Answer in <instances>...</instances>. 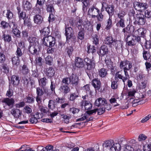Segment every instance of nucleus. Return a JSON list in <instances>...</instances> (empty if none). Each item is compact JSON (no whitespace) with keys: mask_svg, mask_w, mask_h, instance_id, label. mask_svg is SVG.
Here are the masks:
<instances>
[{"mask_svg":"<svg viewBox=\"0 0 151 151\" xmlns=\"http://www.w3.org/2000/svg\"><path fill=\"white\" fill-rule=\"evenodd\" d=\"M69 83L68 81V78H63L58 91L61 93L66 94L69 93L70 91V87L68 86Z\"/></svg>","mask_w":151,"mask_h":151,"instance_id":"nucleus-1","label":"nucleus"},{"mask_svg":"<svg viewBox=\"0 0 151 151\" xmlns=\"http://www.w3.org/2000/svg\"><path fill=\"white\" fill-rule=\"evenodd\" d=\"M134 26L132 25H128L125 27L122 30L124 35V38L125 41L128 45V42L129 41V38L131 36V32L134 33Z\"/></svg>","mask_w":151,"mask_h":151,"instance_id":"nucleus-2","label":"nucleus"},{"mask_svg":"<svg viewBox=\"0 0 151 151\" xmlns=\"http://www.w3.org/2000/svg\"><path fill=\"white\" fill-rule=\"evenodd\" d=\"M47 90L46 88H42L40 87L37 88L36 94L37 96L36 100L39 105L41 104L42 102L41 96L44 94V93H47Z\"/></svg>","mask_w":151,"mask_h":151,"instance_id":"nucleus-3","label":"nucleus"},{"mask_svg":"<svg viewBox=\"0 0 151 151\" xmlns=\"http://www.w3.org/2000/svg\"><path fill=\"white\" fill-rule=\"evenodd\" d=\"M134 6L136 10L142 12L148 8V5L146 3L135 1L134 3Z\"/></svg>","mask_w":151,"mask_h":151,"instance_id":"nucleus-4","label":"nucleus"},{"mask_svg":"<svg viewBox=\"0 0 151 151\" xmlns=\"http://www.w3.org/2000/svg\"><path fill=\"white\" fill-rule=\"evenodd\" d=\"M44 44L49 47H53L55 43V39L51 36L45 37L43 38Z\"/></svg>","mask_w":151,"mask_h":151,"instance_id":"nucleus-5","label":"nucleus"},{"mask_svg":"<svg viewBox=\"0 0 151 151\" xmlns=\"http://www.w3.org/2000/svg\"><path fill=\"white\" fill-rule=\"evenodd\" d=\"M135 21L134 22L135 24L139 25H143L145 22V19L144 15L142 13L137 14L136 15Z\"/></svg>","mask_w":151,"mask_h":151,"instance_id":"nucleus-6","label":"nucleus"},{"mask_svg":"<svg viewBox=\"0 0 151 151\" xmlns=\"http://www.w3.org/2000/svg\"><path fill=\"white\" fill-rule=\"evenodd\" d=\"M141 41V40L140 36L138 35L136 36L134 35H133L131 40H129L128 42V45L129 46H134L137 43H138L142 45L143 43Z\"/></svg>","mask_w":151,"mask_h":151,"instance_id":"nucleus-7","label":"nucleus"},{"mask_svg":"<svg viewBox=\"0 0 151 151\" xmlns=\"http://www.w3.org/2000/svg\"><path fill=\"white\" fill-rule=\"evenodd\" d=\"M9 27L12 29V32L16 37H19L20 36V31L17 29V25L15 22H12L9 24Z\"/></svg>","mask_w":151,"mask_h":151,"instance_id":"nucleus-8","label":"nucleus"},{"mask_svg":"<svg viewBox=\"0 0 151 151\" xmlns=\"http://www.w3.org/2000/svg\"><path fill=\"white\" fill-rule=\"evenodd\" d=\"M64 78H68L69 84L70 83L73 85L77 86L79 82L78 78L76 74L72 73L69 77H65Z\"/></svg>","mask_w":151,"mask_h":151,"instance_id":"nucleus-9","label":"nucleus"},{"mask_svg":"<svg viewBox=\"0 0 151 151\" xmlns=\"http://www.w3.org/2000/svg\"><path fill=\"white\" fill-rule=\"evenodd\" d=\"M65 35L66 36V41L70 40L72 37L73 34V29L69 26V24H65Z\"/></svg>","mask_w":151,"mask_h":151,"instance_id":"nucleus-10","label":"nucleus"},{"mask_svg":"<svg viewBox=\"0 0 151 151\" xmlns=\"http://www.w3.org/2000/svg\"><path fill=\"white\" fill-rule=\"evenodd\" d=\"M100 11L99 9L96 7L92 6L88 9V14L91 16L92 18H94L93 16H96Z\"/></svg>","mask_w":151,"mask_h":151,"instance_id":"nucleus-11","label":"nucleus"},{"mask_svg":"<svg viewBox=\"0 0 151 151\" xmlns=\"http://www.w3.org/2000/svg\"><path fill=\"white\" fill-rule=\"evenodd\" d=\"M2 102L8 106L9 108L11 109L13 107L15 101L14 99L13 98H6L2 100Z\"/></svg>","mask_w":151,"mask_h":151,"instance_id":"nucleus-12","label":"nucleus"},{"mask_svg":"<svg viewBox=\"0 0 151 151\" xmlns=\"http://www.w3.org/2000/svg\"><path fill=\"white\" fill-rule=\"evenodd\" d=\"M107 100L105 98H99L96 100L94 104L98 107H104L105 105L107 104Z\"/></svg>","mask_w":151,"mask_h":151,"instance_id":"nucleus-13","label":"nucleus"},{"mask_svg":"<svg viewBox=\"0 0 151 151\" xmlns=\"http://www.w3.org/2000/svg\"><path fill=\"white\" fill-rule=\"evenodd\" d=\"M11 114L15 118H19L22 115V111L19 109L17 108H13L11 111Z\"/></svg>","mask_w":151,"mask_h":151,"instance_id":"nucleus-14","label":"nucleus"},{"mask_svg":"<svg viewBox=\"0 0 151 151\" xmlns=\"http://www.w3.org/2000/svg\"><path fill=\"white\" fill-rule=\"evenodd\" d=\"M108 52L107 47L105 45H103L100 47L99 51L97 53L99 55L104 56L107 54Z\"/></svg>","mask_w":151,"mask_h":151,"instance_id":"nucleus-15","label":"nucleus"},{"mask_svg":"<svg viewBox=\"0 0 151 151\" xmlns=\"http://www.w3.org/2000/svg\"><path fill=\"white\" fill-rule=\"evenodd\" d=\"M147 30L146 29L142 28H140L137 30L134 31V34L138 36L141 35V37H144L146 33Z\"/></svg>","mask_w":151,"mask_h":151,"instance_id":"nucleus-16","label":"nucleus"},{"mask_svg":"<svg viewBox=\"0 0 151 151\" xmlns=\"http://www.w3.org/2000/svg\"><path fill=\"white\" fill-rule=\"evenodd\" d=\"M81 106H84L86 110H91L92 107V105L91 103H90L89 101H83L81 102Z\"/></svg>","mask_w":151,"mask_h":151,"instance_id":"nucleus-17","label":"nucleus"},{"mask_svg":"<svg viewBox=\"0 0 151 151\" xmlns=\"http://www.w3.org/2000/svg\"><path fill=\"white\" fill-rule=\"evenodd\" d=\"M123 42L119 40H114V42L113 45L115 46L116 50H120L122 49Z\"/></svg>","mask_w":151,"mask_h":151,"instance_id":"nucleus-18","label":"nucleus"},{"mask_svg":"<svg viewBox=\"0 0 151 151\" xmlns=\"http://www.w3.org/2000/svg\"><path fill=\"white\" fill-rule=\"evenodd\" d=\"M92 85L96 91L98 90L100 88L101 83L100 80L98 79L95 78L93 80Z\"/></svg>","mask_w":151,"mask_h":151,"instance_id":"nucleus-19","label":"nucleus"},{"mask_svg":"<svg viewBox=\"0 0 151 151\" xmlns=\"http://www.w3.org/2000/svg\"><path fill=\"white\" fill-rule=\"evenodd\" d=\"M105 9L109 17H112L114 13V6L113 5H108Z\"/></svg>","mask_w":151,"mask_h":151,"instance_id":"nucleus-20","label":"nucleus"},{"mask_svg":"<svg viewBox=\"0 0 151 151\" xmlns=\"http://www.w3.org/2000/svg\"><path fill=\"white\" fill-rule=\"evenodd\" d=\"M46 75L50 77H52L55 74V72L52 67H49L45 70Z\"/></svg>","mask_w":151,"mask_h":151,"instance_id":"nucleus-21","label":"nucleus"},{"mask_svg":"<svg viewBox=\"0 0 151 151\" xmlns=\"http://www.w3.org/2000/svg\"><path fill=\"white\" fill-rule=\"evenodd\" d=\"M23 7L24 10L29 11L32 9V5L30 2L26 1L23 2Z\"/></svg>","mask_w":151,"mask_h":151,"instance_id":"nucleus-22","label":"nucleus"},{"mask_svg":"<svg viewBox=\"0 0 151 151\" xmlns=\"http://www.w3.org/2000/svg\"><path fill=\"white\" fill-rule=\"evenodd\" d=\"M109 149L110 151H119L121 149V145L119 143H115Z\"/></svg>","mask_w":151,"mask_h":151,"instance_id":"nucleus-23","label":"nucleus"},{"mask_svg":"<svg viewBox=\"0 0 151 151\" xmlns=\"http://www.w3.org/2000/svg\"><path fill=\"white\" fill-rule=\"evenodd\" d=\"M114 143V141L112 139L105 141L103 144V148H108L109 149Z\"/></svg>","mask_w":151,"mask_h":151,"instance_id":"nucleus-24","label":"nucleus"},{"mask_svg":"<svg viewBox=\"0 0 151 151\" xmlns=\"http://www.w3.org/2000/svg\"><path fill=\"white\" fill-rule=\"evenodd\" d=\"M87 53L89 54L91 53L93 55H95L96 53V50L95 47L93 46H91L90 45H88L87 47Z\"/></svg>","mask_w":151,"mask_h":151,"instance_id":"nucleus-25","label":"nucleus"},{"mask_svg":"<svg viewBox=\"0 0 151 151\" xmlns=\"http://www.w3.org/2000/svg\"><path fill=\"white\" fill-rule=\"evenodd\" d=\"M39 85L41 88H46V86L47 82V79L46 78L44 77L39 80Z\"/></svg>","mask_w":151,"mask_h":151,"instance_id":"nucleus-26","label":"nucleus"},{"mask_svg":"<svg viewBox=\"0 0 151 151\" xmlns=\"http://www.w3.org/2000/svg\"><path fill=\"white\" fill-rule=\"evenodd\" d=\"M35 22L38 24H40L43 21L42 17L40 15L37 14L34 17Z\"/></svg>","mask_w":151,"mask_h":151,"instance_id":"nucleus-27","label":"nucleus"},{"mask_svg":"<svg viewBox=\"0 0 151 151\" xmlns=\"http://www.w3.org/2000/svg\"><path fill=\"white\" fill-rule=\"evenodd\" d=\"M38 48V45H33L31 46L29 48V52L33 55H35L37 53V49Z\"/></svg>","mask_w":151,"mask_h":151,"instance_id":"nucleus-28","label":"nucleus"},{"mask_svg":"<svg viewBox=\"0 0 151 151\" xmlns=\"http://www.w3.org/2000/svg\"><path fill=\"white\" fill-rule=\"evenodd\" d=\"M19 78L15 75H13L11 78V83L14 85H17L19 83Z\"/></svg>","mask_w":151,"mask_h":151,"instance_id":"nucleus-29","label":"nucleus"},{"mask_svg":"<svg viewBox=\"0 0 151 151\" xmlns=\"http://www.w3.org/2000/svg\"><path fill=\"white\" fill-rule=\"evenodd\" d=\"M75 66H79L84 65V62L81 58L79 57H76L75 61Z\"/></svg>","mask_w":151,"mask_h":151,"instance_id":"nucleus-30","label":"nucleus"},{"mask_svg":"<svg viewBox=\"0 0 151 151\" xmlns=\"http://www.w3.org/2000/svg\"><path fill=\"white\" fill-rule=\"evenodd\" d=\"M42 35L45 37L49 36L50 33L49 28L48 27H44L40 32Z\"/></svg>","mask_w":151,"mask_h":151,"instance_id":"nucleus-31","label":"nucleus"},{"mask_svg":"<svg viewBox=\"0 0 151 151\" xmlns=\"http://www.w3.org/2000/svg\"><path fill=\"white\" fill-rule=\"evenodd\" d=\"M84 61L87 66H93L95 65V61L90 59L88 58H86L84 59Z\"/></svg>","mask_w":151,"mask_h":151,"instance_id":"nucleus-32","label":"nucleus"},{"mask_svg":"<svg viewBox=\"0 0 151 151\" xmlns=\"http://www.w3.org/2000/svg\"><path fill=\"white\" fill-rule=\"evenodd\" d=\"M105 42L106 44L111 45H113L114 42V40L112 36H109L106 38Z\"/></svg>","mask_w":151,"mask_h":151,"instance_id":"nucleus-33","label":"nucleus"},{"mask_svg":"<svg viewBox=\"0 0 151 151\" xmlns=\"http://www.w3.org/2000/svg\"><path fill=\"white\" fill-rule=\"evenodd\" d=\"M46 10L47 12L51 13L54 12L55 9L53 4L47 3L46 4Z\"/></svg>","mask_w":151,"mask_h":151,"instance_id":"nucleus-34","label":"nucleus"},{"mask_svg":"<svg viewBox=\"0 0 151 151\" xmlns=\"http://www.w3.org/2000/svg\"><path fill=\"white\" fill-rule=\"evenodd\" d=\"M73 48L72 46H70V45L68 46L67 45V47L65 49V51L67 52L68 55L69 57L72 55L73 52Z\"/></svg>","mask_w":151,"mask_h":151,"instance_id":"nucleus-35","label":"nucleus"},{"mask_svg":"<svg viewBox=\"0 0 151 151\" xmlns=\"http://www.w3.org/2000/svg\"><path fill=\"white\" fill-rule=\"evenodd\" d=\"M119 72H117L115 76V80H117L118 78L122 79L123 81L124 82L125 81L128 79V76L126 77H123V76L119 74Z\"/></svg>","mask_w":151,"mask_h":151,"instance_id":"nucleus-36","label":"nucleus"},{"mask_svg":"<svg viewBox=\"0 0 151 151\" xmlns=\"http://www.w3.org/2000/svg\"><path fill=\"white\" fill-rule=\"evenodd\" d=\"M124 151H134L136 150V147L133 145H125Z\"/></svg>","mask_w":151,"mask_h":151,"instance_id":"nucleus-37","label":"nucleus"},{"mask_svg":"<svg viewBox=\"0 0 151 151\" xmlns=\"http://www.w3.org/2000/svg\"><path fill=\"white\" fill-rule=\"evenodd\" d=\"M119 19L116 24V25L117 26H119L122 28L124 27L125 26V19Z\"/></svg>","mask_w":151,"mask_h":151,"instance_id":"nucleus-38","label":"nucleus"},{"mask_svg":"<svg viewBox=\"0 0 151 151\" xmlns=\"http://www.w3.org/2000/svg\"><path fill=\"white\" fill-rule=\"evenodd\" d=\"M126 14L125 12L123 9H122L119 10L117 15L119 19H125L124 17Z\"/></svg>","mask_w":151,"mask_h":151,"instance_id":"nucleus-39","label":"nucleus"},{"mask_svg":"<svg viewBox=\"0 0 151 151\" xmlns=\"http://www.w3.org/2000/svg\"><path fill=\"white\" fill-rule=\"evenodd\" d=\"M57 104L55 100H50L48 104V107L50 109L55 108Z\"/></svg>","mask_w":151,"mask_h":151,"instance_id":"nucleus-40","label":"nucleus"},{"mask_svg":"<svg viewBox=\"0 0 151 151\" xmlns=\"http://www.w3.org/2000/svg\"><path fill=\"white\" fill-rule=\"evenodd\" d=\"M28 41L30 43H33V45H37V43H38L37 39L32 36L29 37Z\"/></svg>","mask_w":151,"mask_h":151,"instance_id":"nucleus-41","label":"nucleus"},{"mask_svg":"<svg viewBox=\"0 0 151 151\" xmlns=\"http://www.w3.org/2000/svg\"><path fill=\"white\" fill-rule=\"evenodd\" d=\"M132 66V63L131 62L124 60L121 61L120 63V66Z\"/></svg>","mask_w":151,"mask_h":151,"instance_id":"nucleus-42","label":"nucleus"},{"mask_svg":"<svg viewBox=\"0 0 151 151\" xmlns=\"http://www.w3.org/2000/svg\"><path fill=\"white\" fill-rule=\"evenodd\" d=\"M94 18H97V20L99 22L102 21L104 19V15L102 13L99 12L96 16H93Z\"/></svg>","mask_w":151,"mask_h":151,"instance_id":"nucleus-43","label":"nucleus"},{"mask_svg":"<svg viewBox=\"0 0 151 151\" xmlns=\"http://www.w3.org/2000/svg\"><path fill=\"white\" fill-rule=\"evenodd\" d=\"M107 25L105 29H109L112 26V21L111 17H109V19L107 20Z\"/></svg>","mask_w":151,"mask_h":151,"instance_id":"nucleus-44","label":"nucleus"},{"mask_svg":"<svg viewBox=\"0 0 151 151\" xmlns=\"http://www.w3.org/2000/svg\"><path fill=\"white\" fill-rule=\"evenodd\" d=\"M142 54L143 58L145 60L149 59L151 56L150 55L149 53V52L145 50L144 49Z\"/></svg>","mask_w":151,"mask_h":151,"instance_id":"nucleus-45","label":"nucleus"},{"mask_svg":"<svg viewBox=\"0 0 151 151\" xmlns=\"http://www.w3.org/2000/svg\"><path fill=\"white\" fill-rule=\"evenodd\" d=\"M2 37L5 41L10 42L12 40L11 36L9 35H6L3 33Z\"/></svg>","mask_w":151,"mask_h":151,"instance_id":"nucleus-46","label":"nucleus"},{"mask_svg":"<svg viewBox=\"0 0 151 151\" xmlns=\"http://www.w3.org/2000/svg\"><path fill=\"white\" fill-rule=\"evenodd\" d=\"M19 58L17 56H14L13 58L12 62L13 65L17 66L19 65Z\"/></svg>","mask_w":151,"mask_h":151,"instance_id":"nucleus-47","label":"nucleus"},{"mask_svg":"<svg viewBox=\"0 0 151 151\" xmlns=\"http://www.w3.org/2000/svg\"><path fill=\"white\" fill-rule=\"evenodd\" d=\"M36 61L37 65L40 66H42L44 63L43 60L40 57L37 58Z\"/></svg>","mask_w":151,"mask_h":151,"instance_id":"nucleus-48","label":"nucleus"},{"mask_svg":"<svg viewBox=\"0 0 151 151\" xmlns=\"http://www.w3.org/2000/svg\"><path fill=\"white\" fill-rule=\"evenodd\" d=\"M143 40L145 42V46L146 49H148L151 48V41L146 40L145 39L143 38Z\"/></svg>","mask_w":151,"mask_h":151,"instance_id":"nucleus-49","label":"nucleus"},{"mask_svg":"<svg viewBox=\"0 0 151 151\" xmlns=\"http://www.w3.org/2000/svg\"><path fill=\"white\" fill-rule=\"evenodd\" d=\"M80 31L78 33V38L80 40H83L84 39V29L83 30H79Z\"/></svg>","mask_w":151,"mask_h":151,"instance_id":"nucleus-50","label":"nucleus"},{"mask_svg":"<svg viewBox=\"0 0 151 151\" xmlns=\"http://www.w3.org/2000/svg\"><path fill=\"white\" fill-rule=\"evenodd\" d=\"M82 21L81 19H79L77 21L76 23V25L79 30H83L84 28L82 27Z\"/></svg>","mask_w":151,"mask_h":151,"instance_id":"nucleus-51","label":"nucleus"},{"mask_svg":"<svg viewBox=\"0 0 151 151\" xmlns=\"http://www.w3.org/2000/svg\"><path fill=\"white\" fill-rule=\"evenodd\" d=\"M29 71V70L27 67H22L20 69V73L24 75L27 74Z\"/></svg>","mask_w":151,"mask_h":151,"instance_id":"nucleus-52","label":"nucleus"},{"mask_svg":"<svg viewBox=\"0 0 151 151\" xmlns=\"http://www.w3.org/2000/svg\"><path fill=\"white\" fill-rule=\"evenodd\" d=\"M106 74L107 72L106 69L103 68L100 69L99 73V75L102 77H104L106 75Z\"/></svg>","mask_w":151,"mask_h":151,"instance_id":"nucleus-53","label":"nucleus"},{"mask_svg":"<svg viewBox=\"0 0 151 151\" xmlns=\"http://www.w3.org/2000/svg\"><path fill=\"white\" fill-rule=\"evenodd\" d=\"M78 96V95L75 93H71L70 94L69 99L70 101H73Z\"/></svg>","mask_w":151,"mask_h":151,"instance_id":"nucleus-54","label":"nucleus"},{"mask_svg":"<svg viewBox=\"0 0 151 151\" xmlns=\"http://www.w3.org/2000/svg\"><path fill=\"white\" fill-rule=\"evenodd\" d=\"M45 62L46 64L51 65H52V59L50 56H48L45 58Z\"/></svg>","mask_w":151,"mask_h":151,"instance_id":"nucleus-55","label":"nucleus"},{"mask_svg":"<svg viewBox=\"0 0 151 151\" xmlns=\"http://www.w3.org/2000/svg\"><path fill=\"white\" fill-rule=\"evenodd\" d=\"M32 75L35 77H37L38 76L37 74L38 70L37 69V67H32Z\"/></svg>","mask_w":151,"mask_h":151,"instance_id":"nucleus-56","label":"nucleus"},{"mask_svg":"<svg viewBox=\"0 0 151 151\" xmlns=\"http://www.w3.org/2000/svg\"><path fill=\"white\" fill-rule=\"evenodd\" d=\"M145 16L147 18H151V10L146 9L145 11Z\"/></svg>","mask_w":151,"mask_h":151,"instance_id":"nucleus-57","label":"nucleus"},{"mask_svg":"<svg viewBox=\"0 0 151 151\" xmlns=\"http://www.w3.org/2000/svg\"><path fill=\"white\" fill-rule=\"evenodd\" d=\"M144 151H151V144H147L143 147Z\"/></svg>","mask_w":151,"mask_h":151,"instance_id":"nucleus-58","label":"nucleus"},{"mask_svg":"<svg viewBox=\"0 0 151 151\" xmlns=\"http://www.w3.org/2000/svg\"><path fill=\"white\" fill-rule=\"evenodd\" d=\"M97 110L98 115H100L103 114L105 111L104 107H101L99 109H95Z\"/></svg>","mask_w":151,"mask_h":151,"instance_id":"nucleus-59","label":"nucleus"},{"mask_svg":"<svg viewBox=\"0 0 151 151\" xmlns=\"http://www.w3.org/2000/svg\"><path fill=\"white\" fill-rule=\"evenodd\" d=\"M26 102L29 104L33 103L35 101V99L32 97L28 96L26 98Z\"/></svg>","mask_w":151,"mask_h":151,"instance_id":"nucleus-60","label":"nucleus"},{"mask_svg":"<svg viewBox=\"0 0 151 151\" xmlns=\"http://www.w3.org/2000/svg\"><path fill=\"white\" fill-rule=\"evenodd\" d=\"M117 80L113 81L111 82V87L113 89H116L117 88Z\"/></svg>","mask_w":151,"mask_h":151,"instance_id":"nucleus-61","label":"nucleus"},{"mask_svg":"<svg viewBox=\"0 0 151 151\" xmlns=\"http://www.w3.org/2000/svg\"><path fill=\"white\" fill-rule=\"evenodd\" d=\"M16 54L17 56L20 57L22 55V53L21 51V49L19 47L17 48V49L16 52Z\"/></svg>","mask_w":151,"mask_h":151,"instance_id":"nucleus-62","label":"nucleus"},{"mask_svg":"<svg viewBox=\"0 0 151 151\" xmlns=\"http://www.w3.org/2000/svg\"><path fill=\"white\" fill-rule=\"evenodd\" d=\"M128 15L130 16H134L135 14V12L133 8H130L129 9Z\"/></svg>","mask_w":151,"mask_h":151,"instance_id":"nucleus-63","label":"nucleus"},{"mask_svg":"<svg viewBox=\"0 0 151 151\" xmlns=\"http://www.w3.org/2000/svg\"><path fill=\"white\" fill-rule=\"evenodd\" d=\"M79 111L80 110L79 109L75 108V107L71 108L70 110V111L72 112L73 114L78 113Z\"/></svg>","mask_w":151,"mask_h":151,"instance_id":"nucleus-64","label":"nucleus"}]
</instances>
